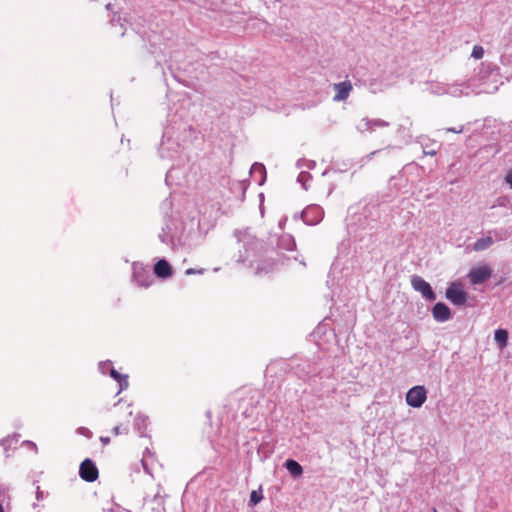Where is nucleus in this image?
I'll return each instance as SVG.
<instances>
[{
	"mask_svg": "<svg viewBox=\"0 0 512 512\" xmlns=\"http://www.w3.org/2000/svg\"><path fill=\"white\" fill-rule=\"evenodd\" d=\"M100 441L102 442L103 445H108L110 443V438L101 436Z\"/></svg>",
	"mask_w": 512,
	"mask_h": 512,
	"instance_id": "28",
	"label": "nucleus"
},
{
	"mask_svg": "<svg viewBox=\"0 0 512 512\" xmlns=\"http://www.w3.org/2000/svg\"><path fill=\"white\" fill-rule=\"evenodd\" d=\"M285 467L294 478L300 477L303 473L302 466L293 459L286 460Z\"/></svg>",
	"mask_w": 512,
	"mask_h": 512,
	"instance_id": "17",
	"label": "nucleus"
},
{
	"mask_svg": "<svg viewBox=\"0 0 512 512\" xmlns=\"http://www.w3.org/2000/svg\"><path fill=\"white\" fill-rule=\"evenodd\" d=\"M238 241L242 242L244 247H247L246 251L252 250L258 243L257 239L249 230L241 231L237 234Z\"/></svg>",
	"mask_w": 512,
	"mask_h": 512,
	"instance_id": "13",
	"label": "nucleus"
},
{
	"mask_svg": "<svg viewBox=\"0 0 512 512\" xmlns=\"http://www.w3.org/2000/svg\"><path fill=\"white\" fill-rule=\"evenodd\" d=\"M412 287L420 292L424 298L433 301L436 299V295L433 292L430 284L419 276H413L411 279Z\"/></svg>",
	"mask_w": 512,
	"mask_h": 512,
	"instance_id": "7",
	"label": "nucleus"
},
{
	"mask_svg": "<svg viewBox=\"0 0 512 512\" xmlns=\"http://www.w3.org/2000/svg\"><path fill=\"white\" fill-rule=\"evenodd\" d=\"M144 272L147 275L145 278L143 277V279H141L140 271H138L137 265L134 264V276H135L137 282L139 283V285H141L143 287H148L152 282L151 275L149 274V271H144Z\"/></svg>",
	"mask_w": 512,
	"mask_h": 512,
	"instance_id": "20",
	"label": "nucleus"
},
{
	"mask_svg": "<svg viewBox=\"0 0 512 512\" xmlns=\"http://www.w3.org/2000/svg\"><path fill=\"white\" fill-rule=\"evenodd\" d=\"M493 244V239L491 236H485L480 239H478L474 245L473 249L476 252L484 251L488 249Z\"/></svg>",
	"mask_w": 512,
	"mask_h": 512,
	"instance_id": "18",
	"label": "nucleus"
},
{
	"mask_svg": "<svg viewBox=\"0 0 512 512\" xmlns=\"http://www.w3.org/2000/svg\"><path fill=\"white\" fill-rule=\"evenodd\" d=\"M446 298L452 304L462 306L467 301V293L460 282H453L446 290Z\"/></svg>",
	"mask_w": 512,
	"mask_h": 512,
	"instance_id": "2",
	"label": "nucleus"
},
{
	"mask_svg": "<svg viewBox=\"0 0 512 512\" xmlns=\"http://www.w3.org/2000/svg\"><path fill=\"white\" fill-rule=\"evenodd\" d=\"M447 132H453V133H462L463 132V126H460L459 128H447Z\"/></svg>",
	"mask_w": 512,
	"mask_h": 512,
	"instance_id": "26",
	"label": "nucleus"
},
{
	"mask_svg": "<svg viewBox=\"0 0 512 512\" xmlns=\"http://www.w3.org/2000/svg\"><path fill=\"white\" fill-rule=\"evenodd\" d=\"M251 175L254 178L259 177L258 183L262 185L266 178V169L265 166L261 163H254L251 167Z\"/></svg>",
	"mask_w": 512,
	"mask_h": 512,
	"instance_id": "16",
	"label": "nucleus"
},
{
	"mask_svg": "<svg viewBox=\"0 0 512 512\" xmlns=\"http://www.w3.org/2000/svg\"><path fill=\"white\" fill-rule=\"evenodd\" d=\"M427 399V392L423 386H414L406 394V402L413 408L421 407Z\"/></svg>",
	"mask_w": 512,
	"mask_h": 512,
	"instance_id": "4",
	"label": "nucleus"
},
{
	"mask_svg": "<svg viewBox=\"0 0 512 512\" xmlns=\"http://www.w3.org/2000/svg\"><path fill=\"white\" fill-rule=\"evenodd\" d=\"M505 180L512 188V169L507 173Z\"/></svg>",
	"mask_w": 512,
	"mask_h": 512,
	"instance_id": "27",
	"label": "nucleus"
},
{
	"mask_svg": "<svg viewBox=\"0 0 512 512\" xmlns=\"http://www.w3.org/2000/svg\"><path fill=\"white\" fill-rule=\"evenodd\" d=\"M429 91L431 94L437 96L445 95L447 94V84L439 82L431 83L429 86Z\"/></svg>",
	"mask_w": 512,
	"mask_h": 512,
	"instance_id": "21",
	"label": "nucleus"
},
{
	"mask_svg": "<svg viewBox=\"0 0 512 512\" xmlns=\"http://www.w3.org/2000/svg\"><path fill=\"white\" fill-rule=\"evenodd\" d=\"M79 475L86 482H94L99 476L98 468L91 459H85L80 464Z\"/></svg>",
	"mask_w": 512,
	"mask_h": 512,
	"instance_id": "5",
	"label": "nucleus"
},
{
	"mask_svg": "<svg viewBox=\"0 0 512 512\" xmlns=\"http://www.w3.org/2000/svg\"><path fill=\"white\" fill-rule=\"evenodd\" d=\"M323 218V210L319 206H308L302 212V219L308 225H316Z\"/></svg>",
	"mask_w": 512,
	"mask_h": 512,
	"instance_id": "8",
	"label": "nucleus"
},
{
	"mask_svg": "<svg viewBox=\"0 0 512 512\" xmlns=\"http://www.w3.org/2000/svg\"><path fill=\"white\" fill-rule=\"evenodd\" d=\"M296 247L295 239L290 234H283L280 236L277 242V248L279 252H290Z\"/></svg>",
	"mask_w": 512,
	"mask_h": 512,
	"instance_id": "12",
	"label": "nucleus"
},
{
	"mask_svg": "<svg viewBox=\"0 0 512 512\" xmlns=\"http://www.w3.org/2000/svg\"><path fill=\"white\" fill-rule=\"evenodd\" d=\"M123 414L126 416V420L113 428L112 432L115 436L127 435L129 433L130 418L133 416V407L131 405L126 406Z\"/></svg>",
	"mask_w": 512,
	"mask_h": 512,
	"instance_id": "10",
	"label": "nucleus"
},
{
	"mask_svg": "<svg viewBox=\"0 0 512 512\" xmlns=\"http://www.w3.org/2000/svg\"><path fill=\"white\" fill-rule=\"evenodd\" d=\"M427 155H435L436 152L435 151H429V152H425Z\"/></svg>",
	"mask_w": 512,
	"mask_h": 512,
	"instance_id": "30",
	"label": "nucleus"
},
{
	"mask_svg": "<svg viewBox=\"0 0 512 512\" xmlns=\"http://www.w3.org/2000/svg\"><path fill=\"white\" fill-rule=\"evenodd\" d=\"M164 235H160L161 240L166 242L168 239L172 244H186L189 239L190 231H186V226L182 221L172 220L166 227Z\"/></svg>",
	"mask_w": 512,
	"mask_h": 512,
	"instance_id": "1",
	"label": "nucleus"
},
{
	"mask_svg": "<svg viewBox=\"0 0 512 512\" xmlns=\"http://www.w3.org/2000/svg\"><path fill=\"white\" fill-rule=\"evenodd\" d=\"M491 275V268L487 265H483L472 268L468 274V278L471 284L477 285L487 281Z\"/></svg>",
	"mask_w": 512,
	"mask_h": 512,
	"instance_id": "6",
	"label": "nucleus"
},
{
	"mask_svg": "<svg viewBox=\"0 0 512 512\" xmlns=\"http://www.w3.org/2000/svg\"><path fill=\"white\" fill-rule=\"evenodd\" d=\"M471 56L475 59H481L484 56V49L482 46L475 45L473 47Z\"/></svg>",
	"mask_w": 512,
	"mask_h": 512,
	"instance_id": "24",
	"label": "nucleus"
},
{
	"mask_svg": "<svg viewBox=\"0 0 512 512\" xmlns=\"http://www.w3.org/2000/svg\"><path fill=\"white\" fill-rule=\"evenodd\" d=\"M154 273L159 278H168L172 275L171 265L165 259H160L154 265Z\"/></svg>",
	"mask_w": 512,
	"mask_h": 512,
	"instance_id": "14",
	"label": "nucleus"
},
{
	"mask_svg": "<svg viewBox=\"0 0 512 512\" xmlns=\"http://www.w3.org/2000/svg\"><path fill=\"white\" fill-rule=\"evenodd\" d=\"M334 90L336 94L334 95L333 100L336 102L344 101L349 97L350 92L352 91V84L348 80L336 83L334 84Z\"/></svg>",
	"mask_w": 512,
	"mask_h": 512,
	"instance_id": "9",
	"label": "nucleus"
},
{
	"mask_svg": "<svg viewBox=\"0 0 512 512\" xmlns=\"http://www.w3.org/2000/svg\"><path fill=\"white\" fill-rule=\"evenodd\" d=\"M495 341L500 349H504L507 346L508 332L505 329H497L494 335Z\"/></svg>",
	"mask_w": 512,
	"mask_h": 512,
	"instance_id": "19",
	"label": "nucleus"
},
{
	"mask_svg": "<svg viewBox=\"0 0 512 512\" xmlns=\"http://www.w3.org/2000/svg\"><path fill=\"white\" fill-rule=\"evenodd\" d=\"M432 315L436 321L445 322L450 319L451 311L446 304L438 302L432 309Z\"/></svg>",
	"mask_w": 512,
	"mask_h": 512,
	"instance_id": "11",
	"label": "nucleus"
},
{
	"mask_svg": "<svg viewBox=\"0 0 512 512\" xmlns=\"http://www.w3.org/2000/svg\"><path fill=\"white\" fill-rule=\"evenodd\" d=\"M311 179V175L308 172L302 171L297 177V181L302 184V186L307 189V182Z\"/></svg>",
	"mask_w": 512,
	"mask_h": 512,
	"instance_id": "22",
	"label": "nucleus"
},
{
	"mask_svg": "<svg viewBox=\"0 0 512 512\" xmlns=\"http://www.w3.org/2000/svg\"><path fill=\"white\" fill-rule=\"evenodd\" d=\"M469 86L463 87L461 84H447V94L453 97L467 96L469 95Z\"/></svg>",
	"mask_w": 512,
	"mask_h": 512,
	"instance_id": "15",
	"label": "nucleus"
},
{
	"mask_svg": "<svg viewBox=\"0 0 512 512\" xmlns=\"http://www.w3.org/2000/svg\"><path fill=\"white\" fill-rule=\"evenodd\" d=\"M263 498V495L261 493V491H256V490H253L250 494V503L252 505H256L257 503H259Z\"/></svg>",
	"mask_w": 512,
	"mask_h": 512,
	"instance_id": "23",
	"label": "nucleus"
},
{
	"mask_svg": "<svg viewBox=\"0 0 512 512\" xmlns=\"http://www.w3.org/2000/svg\"><path fill=\"white\" fill-rule=\"evenodd\" d=\"M286 221H287V219H286V218H283V219H281V220H280V222H279V227H280L281 229H283V226H284V224L286 223Z\"/></svg>",
	"mask_w": 512,
	"mask_h": 512,
	"instance_id": "29",
	"label": "nucleus"
},
{
	"mask_svg": "<svg viewBox=\"0 0 512 512\" xmlns=\"http://www.w3.org/2000/svg\"><path fill=\"white\" fill-rule=\"evenodd\" d=\"M110 375H111L114 379H116L117 381H119L120 386H122V380L125 382V385L127 386V384H128V383H127V377H126V376H125V377H122V376H121V374H119L115 369H112V370L110 371ZM122 389H123V387H121V388H120V390H122Z\"/></svg>",
	"mask_w": 512,
	"mask_h": 512,
	"instance_id": "25",
	"label": "nucleus"
},
{
	"mask_svg": "<svg viewBox=\"0 0 512 512\" xmlns=\"http://www.w3.org/2000/svg\"><path fill=\"white\" fill-rule=\"evenodd\" d=\"M389 125V122L382 119L364 117L356 124V130L360 133L374 132L379 128H386Z\"/></svg>",
	"mask_w": 512,
	"mask_h": 512,
	"instance_id": "3",
	"label": "nucleus"
}]
</instances>
